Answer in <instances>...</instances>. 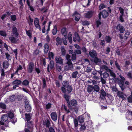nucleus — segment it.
<instances>
[{
  "label": "nucleus",
  "mask_w": 132,
  "mask_h": 132,
  "mask_svg": "<svg viewBox=\"0 0 132 132\" xmlns=\"http://www.w3.org/2000/svg\"><path fill=\"white\" fill-rule=\"evenodd\" d=\"M76 58V55L75 53L72 54L71 56V59L72 61L75 60Z\"/></svg>",
  "instance_id": "nucleus-53"
},
{
  "label": "nucleus",
  "mask_w": 132,
  "mask_h": 132,
  "mask_svg": "<svg viewBox=\"0 0 132 132\" xmlns=\"http://www.w3.org/2000/svg\"><path fill=\"white\" fill-rule=\"evenodd\" d=\"M22 81L21 80L18 79H16L12 82V84L13 85H18V86H19L20 85Z\"/></svg>",
  "instance_id": "nucleus-21"
},
{
  "label": "nucleus",
  "mask_w": 132,
  "mask_h": 132,
  "mask_svg": "<svg viewBox=\"0 0 132 132\" xmlns=\"http://www.w3.org/2000/svg\"><path fill=\"white\" fill-rule=\"evenodd\" d=\"M61 54L62 56H64L66 54V50L64 48L61 49Z\"/></svg>",
  "instance_id": "nucleus-47"
},
{
  "label": "nucleus",
  "mask_w": 132,
  "mask_h": 132,
  "mask_svg": "<svg viewBox=\"0 0 132 132\" xmlns=\"http://www.w3.org/2000/svg\"><path fill=\"white\" fill-rule=\"evenodd\" d=\"M9 36V39L12 44H17L19 40V34H13Z\"/></svg>",
  "instance_id": "nucleus-1"
},
{
  "label": "nucleus",
  "mask_w": 132,
  "mask_h": 132,
  "mask_svg": "<svg viewBox=\"0 0 132 132\" xmlns=\"http://www.w3.org/2000/svg\"><path fill=\"white\" fill-rule=\"evenodd\" d=\"M84 118L83 117L80 116L78 118V121L80 123H82L84 122Z\"/></svg>",
  "instance_id": "nucleus-32"
},
{
  "label": "nucleus",
  "mask_w": 132,
  "mask_h": 132,
  "mask_svg": "<svg viewBox=\"0 0 132 132\" xmlns=\"http://www.w3.org/2000/svg\"><path fill=\"white\" fill-rule=\"evenodd\" d=\"M100 12L101 13V14H102V18L104 19L107 18L109 14L108 12L105 10L102 12Z\"/></svg>",
  "instance_id": "nucleus-15"
},
{
  "label": "nucleus",
  "mask_w": 132,
  "mask_h": 132,
  "mask_svg": "<svg viewBox=\"0 0 132 132\" xmlns=\"http://www.w3.org/2000/svg\"><path fill=\"white\" fill-rule=\"evenodd\" d=\"M24 116L25 118V121H29L31 119V116L30 113H25Z\"/></svg>",
  "instance_id": "nucleus-20"
},
{
  "label": "nucleus",
  "mask_w": 132,
  "mask_h": 132,
  "mask_svg": "<svg viewBox=\"0 0 132 132\" xmlns=\"http://www.w3.org/2000/svg\"><path fill=\"white\" fill-rule=\"evenodd\" d=\"M49 46L47 43H45L44 45V51L45 54H47L48 51Z\"/></svg>",
  "instance_id": "nucleus-23"
},
{
  "label": "nucleus",
  "mask_w": 132,
  "mask_h": 132,
  "mask_svg": "<svg viewBox=\"0 0 132 132\" xmlns=\"http://www.w3.org/2000/svg\"><path fill=\"white\" fill-rule=\"evenodd\" d=\"M17 30V29L16 27L13 26L12 28L13 33H18Z\"/></svg>",
  "instance_id": "nucleus-60"
},
{
  "label": "nucleus",
  "mask_w": 132,
  "mask_h": 132,
  "mask_svg": "<svg viewBox=\"0 0 132 132\" xmlns=\"http://www.w3.org/2000/svg\"><path fill=\"white\" fill-rule=\"evenodd\" d=\"M29 82L27 79L24 80L22 82V84L24 85L25 86H27L29 85Z\"/></svg>",
  "instance_id": "nucleus-28"
},
{
  "label": "nucleus",
  "mask_w": 132,
  "mask_h": 132,
  "mask_svg": "<svg viewBox=\"0 0 132 132\" xmlns=\"http://www.w3.org/2000/svg\"><path fill=\"white\" fill-rule=\"evenodd\" d=\"M25 108L26 111L27 112H30L31 111V105L27 104L25 105Z\"/></svg>",
  "instance_id": "nucleus-22"
},
{
  "label": "nucleus",
  "mask_w": 132,
  "mask_h": 132,
  "mask_svg": "<svg viewBox=\"0 0 132 132\" xmlns=\"http://www.w3.org/2000/svg\"><path fill=\"white\" fill-rule=\"evenodd\" d=\"M56 40L57 42L56 44L57 45H61L62 43V41L61 39L59 37L56 38Z\"/></svg>",
  "instance_id": "nucleus-26"
},
{
  "label": "nucleus",
  "mask_w": 132,
  "mask_h": 132,
  "mask_svg": "<svg viewBox=\"0 0 132 132\" xmlns=\"http://www.w3.org/2000/svg\"><path fill=\"white\" fill-rule=\"evenodd\" d=\"M75 34V37L76 38V39H77V40L79 42L80 41V37L78 34Z\"/></svg>",
  "instance_id": "nucleus-54"
},
{
  "label": "nucleus",
  "mask_w": 132,
  "mask_h": 132,
  "mask_svg": "<svg viewBox=\"0 0 132 132\" xmlns=\"http://www.w3.org/2000/svg\"><path fill=\"white\" fill-rule=\"evenodd\" d=\"M15 99V96L14 95L11 96L10 98V100L11 102L14 101Z\"/></svg>",
  "instance_id": "nucleus-56"
},
{
  "label": "nucleus",
  "mask_w": 132,
  "mask_h": 132,
  "mask_svg": "<svg viewBox=\"0 0 132 132\" xmlns=\"http://www.w3.org/2000/svg\"><path fill=\"white\" fill-rule=\"evenodd\" d=\"M63 97L64 98L66 101H67V104L70 105V101L69 99L70 96L67 93H64Z\"/></svg>",
  "instance_id": "nucleus-17"
},
{
  "label": "nucleus",
  "mask_w": 132,
  "mask_h": 132,
  "mask_svg": "<svg viewBox=\"0 0 132 132\" xmlns=\"http://www.w3.org/2000/svg\"><path fill=\"white\" fill-rule=\"evenodd\" d=\"M103 77L104 78H107L109 76V74L107 71H105L102 73Z\"/></svg>",
  "instance_id": "nucleus-37"
},
{
  "label": "nucleus",
  "mask_w": 132,
  "mask_h": 132,
  "mask_svg": "<svg viewBox=\"0 0 132 132\" xmlns=\"http://www.w3.org/2000/svg\"><path fill=\"white\" fill-rule=\"evenodd\" d=\"M119 86L120 88H121V90L122 91H123L124 89H125V85L124 84H122V85H119Z\"/></svg>",
  "instance_id": "nucleus-57"
},
{
  "label": "nucleus",
  "mask_w": 132,
  "mask_h": 132,
  "mask_svg": "<svg viewBox=\"0 0 132 132\" xmlns=\"http://www.w3.org/2000/svg\"><path fill=\"white\" fill-rule=\"evenodd\" d=\"M27 122V125L28 127L29 128L31 127L33 125L32 121H29Z\"/></svg>",
  "instance_id": "nucleus-55"
},
{
  "label": "nucleus",
  "mask_w": 132,
  "mask_h": 132,
  "mask_svg": "<svg viewBox=\"0 0 132 132\" xmlns=\"http://www.w3.org/2000/svg\"><path fill=\"white\" fill-rule=\"evenodd\" d=\"M77 104V101L73 99L70 101V105L67 104V106L69 109L71 110H72V106H75Z\"/></svg>",
  "instance_id": "nucleus-3"
},
{
  "label": "nucleus",
  "mask_w": 132,
  "mask_h": 132,
  "mask_svg": "<svg viewBox=\"0 0 132 132\" xmlns=\"http://www.w3.org/2000/svg\"><path fill=\"white\" fill-rule=\"evenodd\" d=\"M94 62L96 64H97L98 63L101 62V59L98 58L97 56L95 57L94 58Z\"/></svg>",
  "instance_id": "nucleus-27"
},
{
  "label": "nucleus",
  "mask_w": 132,
  "mask_h": 132,
  "mask_svg": "<svg viewBox=\"0 0 132 132\" xmlns=\"http://www.w3.org/2000/svg\"><path fill=\"white\" fill-rule=\"evenodd\" d=\"M68 39L69 41L70 44H71L72 43V38L71 37V34H68Z\"/></svg>",
  "instance_id": "nucleus-44"
},
{
  "label": "nucleus",
  "mask_w": 132,
  "mask_h": 132,
  "mask_svg": "<svg viewBox=\"0 0 132 132\" xmlns=\"http://www.w3.org/2000/svg\"><path fill=\"white\" fill-rule=\"evenodd\" d=\"M51 119H49L46 118L44 121H43V124L44 126H46L47 128H49L50 126L51 123L50 120Z\"/></svg>",
  "instance_id": "nucleus-8"
},
{
  "label": "nucleus",
  "mask_w": 132,
  "mask_h": 132,
  "mask_svg": "<svg viewBox=\"0 0 132 132\" xmlns=\"http://www.w3.org/2000/svg\"><path fill=\"white\" fill-rule=\"evenodd\" d=\"M127 100L129 103H132V90L131 91V95L127 98Z\"/></svg>",
  "instance_id": "nucleus-40"
},
{
  "label": "nucleus",
  "mask_w": 132,
  "mask_h": 132,
  "mask_svg": "<svg viewBox=\"0 0 132 132\" xmlns=\"http://www.w3.org/2000/svg\"><path fill=\"white\" fill-rule=\"evenodd\" d=\"M43 88H45L46 85V82L45 79V78H44L43 80Z\"/></svg>",
  "instance_id": "nucleus-58"
},
{
  "label": "nucleus",
  "mask_w": 132,
  "mask_h": 132,
  "mask_svg": "<svg viewBox=\"0 0 132 132\" xmlns=\"http://www.w3.org/2000/svg\"><path fill=\"white\" fill-rule=\"evenodd\" d=\"M117 94L119 98H122V100H124L126 99L125 96L126 95L122 92L118 91L117 92Z\"/></svg>",
  "instance_id": "nucleus-10"
},
{
  "label": "nucleus",
  "mask_w": 132,
  "mask_h": 132,
  "mask_svg": "<svg viewBox=\"0 0 132 132\" xmlns=\"http://www.w3.org/2000/svg\"><path fill=\"white\" fill-rule=\"evenodd\" d=\"M10 17L12 21H15L16 19V16L15 15H11Z\"/></svg>",
  "instance_id": "nucleus-43"
},
{
  "label": "nucleus",
  "mask_w": 132,
  "mask_h": 132,
  "mask_svg": "<svg viewBox=\"0 0 132 132\" xmlns=\"http://www.w3.org/2000/svg\"><path fill=\"white\" fill-rule=\"evenodd\" d=\"M93 14V12L92 11H89L86 13L85 17L86 18L90 19L92 17Z\"/></svg>",
  "instance_id": "nucleus-14"
},
{
  "label": "nucleus",
  "mask_w": 132,
  "mask_h": 132,
  "mask_svg": "<svg viewBox=\"0 0 132 132\" xmlns=\"http://www.w3.org/2000/svg\"><path fill=\"white\" fill-rule=\"evenodd\" d=\"M62 69L61 66L59 65H56V69L59 72H60Z\"/></svg>",
  "instance_id": "nucleus-62"
},
{
  "label": "nucleus",
  "mask_w": 132,
  "mask_h": 132,
  "mask_svg": "<svg viewBox=\"0 0 132 132\" xmlns=\"http://www.w3.org/2000/svg\"><path fill=\"white\" fill-rule=\"evenodd\" d=\"M112 38L109 36H106L105 38V39L107 43H110L112 39Z\"/></svg>",
  "instance_id": "nucleus-29"
},
{
  "label": "nucleus",
  "mask_w": 132,
  "mask_h": 132,
  "mask_svg": "<svg viewBox=\"0 0 132 132\" xmlns=\"http://www.w3.org/2000/svg\"><path fill=\"white\" fill-rule=\"evenodd\" d=\"M125 117L126 119L128 120H130L132 119V112L130 111H128L126 113Z\"/></svg>",
  "instance_id": "nucleus-9"
},
{
  "label": "nucleus",
  "mask_w": 132,
  "mask_h": 132,
  "mask_svg": "<svg viewBox=\"0 0 132 132\" xmlns=\"http://www.w3.org/2000/svg\"><path fill=\"white\" fill-rule=\"evenodd\" d=\"M8 118L11 119H12L14 117V113L11 112H9L8 113Z\"/></svg>",
  "instance_id": "nucleus-35"
},
{
  "label": "nucleus",
  "mask_w": 132,
  "mask_h": 132,
  "mask_svg": "<svg viewBox=\"0 0 132 132\" xmlns=\"http://www.w3.org/2000/svg\"><path fill=\"white\" fill-rule=\"evenodd\" d=\"M93 89V87L92 86L89 85L87 88V92L88 93L91 92Z\"/></svg>",
  "instance_id": "nucleus-42"
},
{
  "label": "nucleus",
  "mask_w": 132,
  "mask_h": 132,
  "mask_svg": "<svg viewBox=\"0 0 132 132\" xmlns=\"http://www.w3.org/2000/svg\"><path fill=\"white\" fill-rule=\"evenodd\" d=\"M78 73V72L77 71H76L73 72L72 75V77L75 78H76Z\"/></svg>",
  "instance_id": "nucleus-39"
},
{
  "label": "nucleus",
  "mask_w": 132,
  "mask_h": 132,
  "mask_svg": "<svg viewBox=\"0 0 132 132\" xmlns=\"http://www.w3.org/2000/svg\"><path fill=\"white\" fill-rule=\"evenodd\" d=\"M39 19L37 18H36L35 19L34 24L35 26L37 29H38L39 30L41 31V29L40 26L39 25Z\"/></svg>",
  "instance_id": "nucleus-7"
},
{
  "label": "nucleus",
  "mask_w": 132,
  "mask_h": 132,
  "mask_svg": "<svg viewBox=\"0 0 132 132\" xmlns=\"http://www.w3.org/2000/svg\"><path fill=\"white\" fill-rule=\"evenodd\" d=\"M108 72H110V76L113 77V79H114L116 78V75L112 70H111L110 69Z\"/></svg>",
  "instance_id": "nucleus-24"
},
{
  "label": "nucleus",
  "mask_w": 132,
  "mask_h": 132,
  "mask_svg": "<svg viewBox=\"0 0 132 132\" xmlns=\"http://www.w3.org/2000/svg\"><path fill=\"white\" fill-rule=\"evenodd\" d=\"M101 95H100V97L102 98H105V97L106 96V93L104 90L102 89L101 90Z\"/></svg>",
  "instance_id": "nucleus-25"
},
{
  "label": "nucleus",
  "mask_w": 132,
  "mask_h": 132,
  "mask_svg": "<svg viewBox=\"0 0 132 132\" xmlns=\"http://www.w3.org/2000/svg\"><path fill=\"white\" fill-rule=\"evenodd\" d=\"M101 69H102L105 70L108 72L110 69L107 66L105 65H103L102 66Z\"/></svg>",
  "instance_id": "nucleus-30"
},
{
  "label": "nucleus",
  "mask_w": 132,
  "mask_h": 132,
  "mask_svg": "<svg viewBox=\"0 0 132 132\" xmlns=\"http://www.w3.org/2000/svg\"><path fill=\"white\" fill-rule=\"evenodd\" d=\"M39 51L37 49L35 50L33 54L34 55H37L39 53Z\"/></svg>",
  "instance_id": "nucleus-64"
},
{
  "label": "nucleus",
  "mask_w": 132,
  "mask_h": 132,
  "mask_svg": "<svg viewBox=\"0 0 132 132\" xmlns=\"http://www.w3.org/2000/svg\"><path fill=\"white\" fill-rule=\"evenodd\" d=\"M74 122L75 126V127H77L78 125V120L77 119H74Z\"/></svg>",
  "instance_id": "nucleus-49"
},
{
  "label": "nucleus",
  "mask_w": 132,
  "mask_h": 132,
  "mask_svg": "<svg viewBox=\"0 0 132 132\" xmlns=\"http://www.w3.org/2000/svg\"><path fill=\"white\" fill-rule=\"evenodd\" d=\"M82 24L83 26H88L90 24L89 22L87 20L82 22Z\"/></svg>",
  "instance_id": "nucleus-45"
},
{
  "label": "nucleus",
  "mask_w": 132,
  "mask_h": 132,
  "mask_svg": "<svg viewBox=\"0 0 132 132\" xmlns=\"http://www.w3.org/2000/svg\"><path fill=\"white\" fill-rule=\"evenodd\" d=\"M47 21H44L42 23V26H43L42 29V31L43 33H45V24L47 22Z\"/></svg>",
  "instance_id": "nucleus-31"
},
{
  "label": "nucleus",
  "mask_w": 132,
  "mask_h": 132,
  "mask_svg": "<svg viewBox=\"0 0 132 132\" xmlns=\"http://www.w3.org/2000/svg\"><path fill=\"white\" fill-rule=\"evenodd\" d=\"M130 34H119V37L120 39L121 40L123 39H127L128 38V36H129Z\"/></svg>",
  "instance_id": "nucleus-13"
},
{
  "label": "nucleus",
  "mask_w": 132,
  "mask_h": 132,
  "mask_svg": "<svg viewBox=\"0 0 132 132\" xmlns=\"http://www.w3.org/2000/svg\"><path fill=\"white\" fill-rule=\"evenodd\" d=\"M62 85L63 86L61 87V89L62 91L65 92V88L70 85L69 81L67 80H64L63 82Z\"/></svg>",
  "instance_id": "nucleus-4"
},
{
  "label": "nucleus",
  "mask_w": 132,
  "mask_h": 132,
  "mask_svg": "<svg viewBox=\"0 0 132 132\" xmlns=\"http://www.w3.org/2000/svg\"><path fill=\"white\" fill-rule=\"evenodd\" d=\"M54 63L53 60H51L50 61V67L51 70H52L54 68ZM47 71L49 73L50 72L49 70V64H48L47 67Z\"/></svg>",
  "instance_id": "nucleus-11"
},
{
  "label": "nucleus",
  "mask_w": 132,
  "mask_h": 132,
  "mask_svg": "<svg viewBox=\"0 0 132 132\" xmlns=\"http://www.w3.org/2000/svg\"><path fill=\"white\" fill-rule=\"evenodd\" d=\"M73 53H75L76 54H80L81 53V52L80 50L79 49L75 50H74Z\"/></svg>",
  "instance_id": "nucleus-41"
},
{
  "label": "nucleus",
  "mask_w": 132,
  "mask_h": 132,
  "mask_svg": "<svg viewBox=\"0 0 132 132\" xmlns=\"http://www.w3.org/2000/svg\"><path fill=\"white\" fill-rule=\"evenodd\" d=\"M66 29L65 27L61 29V33H67Z\"/></svg>",
  "instance_id": "nucleus-63"
},
{
  "label": "nucleus",
  "mask_w": 132,
  "mask_h": 132,
  "mask_svg": "<svg viewBox=\"0 0 132 132\" xmlns=\"http://www.w3.org/2000/svg\"><path fill=\"white\" fill-rule=\"evenodd\" d=\"M93 87L94 91L96 92H98L100 89L99 86L97 85H95Z\"/></svg>",
  "instance_id": "nucleus-38"
},
{
  "label": "nucleus",
  "mask_w": 132,
  "mask_h": 132,
  "mask_svg": "<svg viewBox=\"0 0 132 132\" xmlns=\"http://www.w3.org/2000/svg\"><path fill=\"white\" fill-rule=\"evenodd\" d=\"M50 116L52 120L53 121H56L57 120V113L56 112H52Z\"/></svg>",
  "instance_id": "nucleus-12"
},
{
  "label": "nucleus",
  "mask_w": 132,
  "mask_h": 132,
  "mask_svg": "<svg viewBox=\"0 0 132 132\" xmlns=\"http://www.w3.org/2000/svg\"><path fill=\"white\" fill-rule=\"evenodd\" d=\"M73 88L71 85H70L68 86L67 87L65 88V91H62L63 93H67V94H69L71 93L72 90Z\"/></svg>",
  "instance_id": "nucleus-6"
},
{
  "label": "nucleus",
  "mask_w": 132,
  "mask_h": 132,
  "mask_svg": "<svg viewBox=\"0 0 132 132\" xmlns=\"http://www.w3.org/2000/svg\"><path fill=\"white\" fill-rule=\"evenodd\" d=\"M117 28L118 29L120 33H123L125 31V28L123 26L121 25H118L117 27Z\"/></svg>",
  "instance_id": "nucleus-18"
},
{
  "label": "nucleus",
  "mask_w": 132,
  "mask_h": 132,
  "mask_svg": "<svg viewBox=\"0 0 132 132\" xmlns=\"http://www.w3.org/2000/svg\"><path fill=\"white\" fill-rule=\"evenodd\" d=\"M8 119V115L4 114L1 118V121H0V124L1 125H4V122L6 121Z\"/></svg>",
  "instance_id": "nucleus-5"
},
{
  "label": "nucleus",
  "mask_w": 132,
  "mask_h": 132,
  "mask_svg": "<svg viewBox=\"0 0 132 132\" xmlns=\"http://www.w3.org/2000/svg\"><path fill=\"white\" fill-rule=\"evenodd\" d=\"M115 66H116V67L117 68V69L118 70H119L120 71H121V67L120 66V65H119V63L117 61H115Z\"/></svg>",
  "instance_id": "nucleus-34"
},
{
  "label": "nucleus",
  "mask_w": 132,
  "mask_h": 132,
  "mask_svg": "<svg viewBox=\"0 0 132 132\" xmlns=\"http://www.w3.org/2000/svg\"><path fill=\"white\" fill-rule=\"evenodd\" d=\"M89 53L90 56L92 58H94L97 55L96 51L94 50H93L92 51H89Z\"/></svg>",
  "instance_id": "nucleus-16"
},
{
  "label": "nucleus",
  "mask_w": 132,
  "mask_h": 132,
  "mask_svg": "<svg viewBox=\"0 0 132 132\" xmlns=\"http://www.w3.org/2000/svg\"><path fill=\"white\" fill-rule=\"evenodd\" d=\"M81 126L80 128V130L81 131L83 130L86 129V127L84 124L80 125Z\"/></svg>",
  "instance_id": "nucleus-51"
},
{
  "label": "nucleus",
  "mask_w": 132,
  "mask_h": 132,
  "mask_svg": "<svg viewBox=\"0 0 132 132\" xmlns=\"http://www.w3.org/2000/svg\"><path fill=\"white\" fill-rule=\"evenodd\" d=\"M6 107V104L2 102L0 103V108L3 110L5 109Z\"/></svg>",
  "instance_id": "nucleus-33"
},
{
  "label": "nucleus",
  "mask_w": 132,
  "mask_h": 132,
  "mask_svg": "<svg viewBox=\"0 0 132 132\" xmlns=\"http://www.w3.org/2000/svg\"><path fill=\"white\" fill-rule=\"evenodd\" d=\"M57 31V26L56 25L55 26L53 30L52 33H56Z\"/></svg>",
  "instance_id": "nucleus-61"
},
{
  "label": "nucleus",
  "mask_w": 132,
  "mask_h": 132,
  "mask_svg": "<svg viewBox=\"0 0 132 132\" xmlns=\"http://www.w3.org/2000/svg\"><path fill=\"white\" fill-rule=\"evenodd\" d=\"M55 60L56 62L57 63L60 64H63V59L61 57H56L55 58Z\"/></svg>",
  "instance_id": "nucleus-19"
},
{
  "label": "nucleus",
  "mask_w": 132,
  "mask_h": 132,
  "mask_svg": "<svg viewBox=\"0 0 132 132\" xmlns=\"http://www.w3.org/2000/svg\"><path fill=\"white\" fill-rule=\"evenodd\" d=\"M52 104L50 103H48L46 105V109L48 110L50 109L51 108Z\"/></svg>",
  "instance_id": "nucleus-52"
},
{
  "label": "nucleus",
  "mask_w": 132,
  "mask_h": 132,
  "mask_svg": "<svg viewBox=\"0 0 132 132\" xmlns=\"http://www.w3.org/2000/svg\"><path fill=\"white\" fill-rule=\"evenodd\" d=\"M106 6L103 4H101L99 7V10H101L104 8H105Z\"/></svg>",
  "instance_id": "nucleus-50"
},
{
  "label": "nucleus",
  "mask_w": 132,
  "mask_h": 132,
  "mask_svg": "<svg viewBox=\"0 0 132 132\" xmlns=\"http://www.w3.org/2000/svg\"><path fill=\"white\" fill-rule=\"evenodd\" d=\"M100 21L101 20H97L96 21V22L97 27H98L99 25L101 24V22Z\"/></svg>",
  "instance_id": "nucleus-59"
},
{
  "label": "nucleus",
  "mask_w": 132,
  "mask_h": 132,
  "mask_svg": "<svg viewBox=\"0 0 132 132\" xmlns=\"http://www.w3.org/2000/svg\"><path fill=\"white\" fill-rule=\"evenodd\" d=\"M3 66L5 68H7L8 67L9 63L7 61L4 62L3 63Z\"/></svg>",
  "instance_id": "nucleus-36"
},
{
  "label": "nucleus",
  "mask_w": 132,
  "mask_h": 132,
  "mask_svg": "<svg viewBox=\"0 0 132 132\" xmlns=\"http://www.w3.org/2000/svg\"><path fill=\"white\" fill-rule=\"evenodd\" d=\"M54 56V54L53 52H49L48 57L50 59H51L50 57H51L52 59H53Z\"/></svg>",
  "instance_id": "nucleus-46"
},
{
  "label": "nucleus",
  "mask_w": 132,
  "mask_h": 132,
  "mask_svg": "<svg viewBox=\"0 0 132 132\" xmlns=\"http://www.w3.org/2000/svg\"><path fill=\"white\" fill-rule=\"evenodd\" d=\"M119 10L120 11V13L121 14V15H123L124 14V9L121 7H119L118 8Z\"/></svg>",
  "instance_id": "nucleus-48"
},
{
  "label": "nucleus",
  "mask_w": 132,
  "mask_h": 132,
  "mask_svg": "<svg viewBox=\"0 0 132 132\" xmlns=\"http://www.w3.org/2000/svg\"><path fill=\"white\" fill-rule=\"evenodd\" d=\"M27 71L29 73H31L34 70V63L32 62H29L27 67Z\"/></svg>",
  "instance_id": "nucleus-2"
}]
</instances>
